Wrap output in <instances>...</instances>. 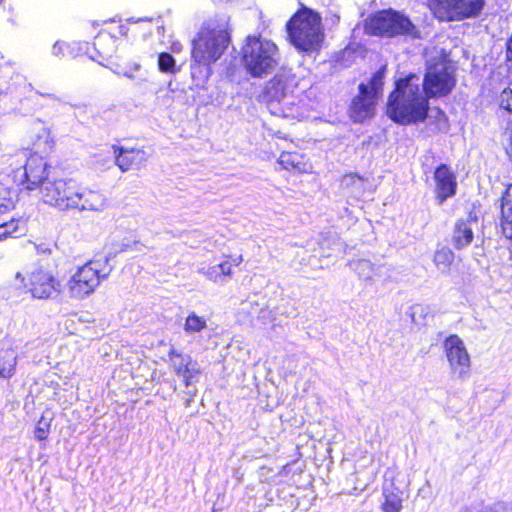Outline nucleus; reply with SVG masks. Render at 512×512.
Returning <instances> with one entry per match:
<instances>
[{
    "label": "nucleus",
    "instance_id": "nucleus-1",
    "mask_svg": "<svg viewBox=\"0 0 512 512\" xmlns=\"http://www.w3.org/2000/svg\"><path fill=\"white\" fill-rule=\"evenodd\" d=\"M428 109V97L421 89L420 77L411 74L396 82L387 104V115L394 122L402 125L422 122Z\"/></svg>",
    "mask_w": 512,
    "mask_h": 512
},
{
    "label": "nucleus",
    "instance_id": "nucleus-2",
    "mask_svg": "<svg viewBox=\"0 0 512 512\" xmlns=\"http://www.w3.org/2000/svg\"><path fill=\"white\" fill-rule=\"evenodd\" d=\"M229 20L221 14L204 22L193 40L191 56L195 63L210 65L221 57L230 40Z\"/></svg>",
    "mask_w": 512,
    "mask_h": 512
},
{
    "label": "nucleus",
    "instance_id": "nucleus-3",
    "mask_svg": "<svg viewBox=\"0 0 512 512\" xmlns=\"http://www.w3.org/2000/svg\"><path fill=\"white\" fill-rule=\"evenodd\" d=\"M241 55L245 70L257 78H263L273 72L280 62L277 45L262 36H248Z\"/></svg>",
    "mask_w": 512,
    "mask_h": 512
},
{
    "label": "nucleus",
    "instance_id": "nucleus-4",
    "mask_svg": "<svg viewBox=\"0 0 512 512\" xmlns=\"http://www.w3.org/2000/svg\"><path fill=\"white\" fill-rule=\"evenodd\" d=\"M115 256L109 252L104 260H90L76 268L66 282V291L71 299L82 300L92 295L112 271L108 262Z\"/></svg>",
    "mask_w": 512,
    "mask_h": 512
},
{
    "label": "nucleus",
    "instance_id": "nucleus-5",
    "mask_svg": "<svg viewBox=\"0 0 512 512\" xmlns=\"http://www.w3.org/2000/svg\"><path fill=\"white\" fill-rule=\"evenodd\" d=\"M115 256L109 252L104 260H90L76 268L66 282V291L71 299L82 300L92 295L112 271L108 262Z\"/></svg>",
    "mask_w": 512,
    "mask_h": 512
},
{
    "label": "nucleus",
    "instance_id": "nucleus-6",
    "mask_svg": "<svg viewBox=\"0 0 512 512\" xmlns=\"http://www.w3.org/2000/svg\"><path fill=\"white\" fill-rule=\"evenodd\" d=\"M291 43L304 52H315L320 49L324 34L321 18L312 10L304 8L298 11L287 23Z\"/></svg>",
    "mask_w": 512,
    "mask_h": 512
},
{
    "label": "nucleus",
    "instance_id": "nucleus-7",
    "mask_svg": "<svg viewBox=\"0 0 512 512\" xmlns=\"http://www.w3.org/2000/svg\"><path fill=\"white\" fill-rule=\"evenodd\" d=\"M15 294L30 293L36 299H52L61 293V283L49 270L37 268L27 277L16 272L11 281Z\"/></svg>",
    "mask_w": 512,
    "mask_h": 512
},
{
    "label": "nucleus",
    "instance_id": "nucleus-8",
    "mask_svg": "<svg viewBox=\"0 0 512 512\" xmlns=\"http://www.w3.org/2000/svg\"><path fill=\"white\" fill-rule=\"evenodd\" d=\"M301 79L291 69L282 68L265 87V97L272 106L274 102L281 105L285 117H295L292 106L295 104V92L301 86Z\"/></svg>",
    "mask_w": 512,
    "mask_h": 512
},
{
    "label": "nucleus",
    "instance_id": "nucleus-9",
    "mask_svg": "<svg viewBox=\"0 0 512 512\" xmlns=\"http://www.w3.org/2000/svg\"><path fill=\"white\" fill-rule=\"evenodd\" d=\"M367 29L373 35L386 37L405 35L416 38L418 36L412 22L404 15L392 10L380 11L372 16Z\"/></svg>",
    "mask_w": 512,
    "mask_h": 512
},
{
    "label": "nucleus",
    "instance_id": "nucleus-10",
    "mask_svg": "<svg viewBox=\"0 0 512 512\" xmlns=\"http://www.w3.org/2000/svg\"><path fill=\"white\" fill-rule=\"evenodd\" d=\"M443 352L452 378L465 381L471 375V357L464 341L458 335H450L443 341Z\"/></svg>",
    "mask_w": 512,
    "mask_h": 512
},
{
    "label": "nucleus",
    "instance_id": "nucleus-11",
    "mask_svg": "<svg viewBox=\"0 0 512 512\" xmlns=\"http://www.w3.org/2000/svg\"><path fill=\"white\" fill-rule=\"evenodd\" d=\"M454 85L455 79L452 70L443 62L430 65L424 80L421 81V89L424 90L428 98L445 96Z\"/></svg>",
    "mask_w": 512,
    "mask_h": 512
},
{
    "label": "nucleus",
    "instance_id": "nucleus-12",
    "mask_svg": "<svg viewBox=\"0 0 512 512\" xmlns=\"http://www.w3.org/2000/svg\"><path fill=\"white\" fill-rule=\"evenodd\" d=\"M47 168L48 165L43 157L32 154L27 158L23 167L14 171V181L25 190L39 188L40 191L43 182L50 180Z\"/></svg>",
    "mask_w": 512,
    "mask_h": 512
},
{
    "label": "nucleus",
    "instance_id": "nucleus-13",
    "mask_svg": "<svg viewBox=\"0 0 512 512\" xmlns=\"http://www.w3.org/2000/svg\"><path fill=\"white\" fill-rule=\"evenodd\" d=\"M109 205V200L105 193L100 190L81 186L75 181L68 211L78 212H102Z\"/></svg>",
    "mask_w": 512,
    "mask_h": 512
},
{
    "label": "nucleus",
    "instance_id": "nucleus-14",
    "mask_svg": "<svg viewBox=\"0 0 512 512\" xmlns=\"http://www.w3.org/2000/svg\"><path fill=\"white\" fill-rule=\"evenodd\" d=\"M75 184L73 179L57 178L43 182L39 191L41 200L59 211H68L71 193Z\"/></svg>",
    "mask_w": 512,
    "mask_h": 512
},
{
    "label": "nucleus",
    "instance_id": "nucleus-15",
    "mask_svg": "<svg viewBox=\"0 0 512 512\" xmlns=\"http://www.w3.org/2000/svg\"><path fill=\"white\" fill-rule=\"evenodd\" d=\"M483 6V0H437L435 13L442 20H461L476 16Z\"/></svg>",
    "mask_w": 512,
    "mask_h": 512
},
{
    "label": "nucleus",
    "instance_id": "nucleus-16",
    "mask_svg": "<svg viewBox=\"0 0 512 512\" xmlns=\"http://www.w3.org/2000/svg\"><path fill=\"white\" fill-rule=\"evenodd\" d=\"M243 262L242 255L226 256L224 259L213 265L198 267L197 272L216 284H224L228 277H231L233 266H239Z\"/></svg>",
    "mask_w": 512,
    "mask_h": 512
},
{
    "label": "nucleus",
    "instance_id": "nucleus-17",
    "mask_svg": "<svg viewBox=\"0 0 512 512\" xmlns=\"http://www.w3.org/2000/svg\"><path fill=\"white\" fill-rule=\"evenodd\" d=\"M360 94L355 97L350 107L351 117L355 122H362L374 115L376 98L369 93L368 86L360 84Z\"/></svg>",
    "mask_w": 512,
    "mask_h": 512
},
{
    "label": "nucleus",
    "instance_id": "nucleus-18",
    "mask_svg": "<svg viewBox=\"0 0 512 512\" xmlns=\"http://www.w3.org/2000/svg\"><path fill=\"white\" fill-rule=\"evenodd\" d=\"M115 164L122 172L142 168L147 161V154L141 149H124L113 147Z\"/></svg>",
    "mask_w": 512,
    "mask_h": 512
},
{
    "label": "nucleus",
    "instance_id": "nucleus-19",
    "mask_svg": "<svg viewBox=\"0 0 512 512\" xmlns=\"http://www.w3.org/2000/svg\"><path fill=\"white\" fill-rule=\"evenodd\" d=\"M477 226L476 215L470 213L466 219H459L454 226L452 244L455 249L461 250L469 246L474 238V228Z\"/></svg>",
    "mask_w": 512,
    "mask_h": 512
},
{
    "label": "nucleus",
    "instance_id": "nucleus-20",
    "mask_svg": "<svg viewBox=\"0 0 512 512\" xmlns=\"http://www.w3.org/2000/svg\"><path fill=\"white\" fill-rule=\"evenodd\" d=\"M169 356L174 372L184 379L186 386H189L200 371L198 363L189 355H182L174 349L169 352Z\"/></svg>",
    "mask_w": 512,
    "mask_h": 512
},
{
    "label": "nucleus",
    "instance_id": "nucleus-21",
    "mask_svg": "<svg viewBox=\"0 0 512 512\" xmlns=\"http://www.w3.org/2000/svg\"><path fill=\"white\" fill-rule=\"evenodd\" d=\"M434 179L436 182L437 198L439 203L442 204L456 192L455 176L446 165H440L434 173Z\"/></svg>",
    "mask_w": 512,
    "mask_h": 512
},
{
    "label": "nucleus",
    "instance_id": "nucleus-22",
    "mask_svg": "<svg viewBox=\"0 0 512 512\" xmlns=\"http://www.w3.org/2000/svg\"><path fill=\"white\" fill-rule=\"evenodd\" d=\"M500 226L503 235L512 239V184L508 185L500 199Z\"/></svg>",
    "mask_w": 512,
    "mask_h": 512
},
{
    "label": "nucleus",
    "instance_id": "nucleus-23",
    "mask_svg": "<svg viewBox=\"0 0 512 512\" xmlns=\"http://www.w3.org/2000/svg\"><path fill=\"white\" fill-rule=\"evenodd\" d=\"M17 352L8 343H2L0 347V377L9 379L16 371Z\"/></svg>",
    "mask_w": 512,
    "mask_h": 512
},
{
    "label": "nucleus",
    "instance_id": "nucleus-24",
    "mask_svg": "<svg viewBox=\"0 0 512 512\" xmlns=\"http://www.w3.org/2000/svg\"><path fill=\"white\" fill-rule=\"evenodd\" d=\"M111 69L115 74L131 79L137 86H146L151 83L149 72L142 70L139 63H133L125 68H120L117 65L115 68Z\"/></svg>",
    "mask_w": 512,
    "mask_h": 512
},
{
    "label": "nucleus",
    "instance_id": "nucleus-25",
    "mask_svg": "<svg viewBox=\"0 0 512 512\" xmlns=\"http://www.w3.org/2000/svg\"><path fill=\"white\" fill-rule=\"evenodd\" d=\"M349 265L359 278L368 284H371L382 270L381 266H376L366 259L352 260Z\"/></svg>",
    "mask_w": 512,
    "mask_h": 512
},
{
    "label": "nucleus",
    "instance_id": "nucleus-26",
    "mask_svg": "<svg viewBox=\"0 0 512 512\" xmlns=\"http://www.w3.org/2000/svg\"><path fill=\"white\" fill-rule=\"evenodd\" d=\"M382 496L384 499L381 503L382 512H401L403 500L401 492L396 487L393 485L384 487Z\"/></svg>",
    "mask_w": 512,
    "mask_h": 512
},
{
    "label": "nucleus",
    "instance_id": "nucleus-27",
    "mask_svg": "<svg viewBox=\"0 0 512 512\" xmlns=\"http://www.w3.org/2000/svg\"><path fill=\"white\" fill-rule=\"evenodd\" d=\"M26 231V221L23 218H12L9 222L0 225V241L8 237H20Z\"/></svg>",
    "mask_w": 512,
    "mask_h": 512
},
{
    "label": "nucleus",
    "instance_id": "nucleus-28",
    "mask_svg": "<svg viewBox=\"0 0 512 512\" xmlns=\"http://www.w3.org/2000/svg\"><path fill=\"white\" fill-rule=\"evenodd\" d=\"M83 46L86 47L87 43L82 44L77 42L67 43L64 41H57L53 45L52 54L58 58H63L66 56L74 57L83 50Z\"/></svg>",
    "mask_w": 512,
    "mask_h": 512
},
{
    "label": "nucleus",
    "instance_id": "nucleus-29",
    "mask_svg": "<svg viewBox=\"0 0 512 512\" xmlns=\"http://www.w3.org/2000/svg\"><path fill=\"white\" fill-rule=\"evenodd\" d=\"M454 258V252L450 248L442 246L435 251L433 262L440 272L446 273L449 271Z\"/></svg>",
    "mask_w": 512,
    "mask_h": 512
},
{
    "label": "nucleus",
    "instance_id": "nucleus-30",
    "mask_svg": "<svg viewBox=\"0 0 512 512\" xmlns=\"http://www.w3.org/2000/svg\"><path fill=\"white\" fill-rule=\"evenodd\" d=\"M17 191L0 185V215L11 211L15 207Z\"/></svg>",
    "mask_w": 512,
    "mask_h": 512
},
{
    "label": "nucleus",
    "instance_id": "nucleus-31",
    "mask_svg": "<svg viewBox=\"0 0 512 512\" xmlns=\"http://www.w3.org/2000/svg\"><path fill=\"white\" fill-rule=\"evenodd\" d=\"M158 69L162 73L167 74H176L179 71L173 56L166 52H162L158 55Z\"/></svg>",
    "mask_w": 512,
    "mask_h": 512
},
{
    "label": "nucleus",
    "instance_id": "nucleus-32",
    "mask_svg": "<svg viewBox=\"0 0 512 512\" xmlns=\"http://www.w3.org/2000/svg\"><path fill=\"white\" fill-rule=\"evenodd\" d=\"M207 326L206 320L195 313H191L186 318L185 324H184V330L187 333H196L200 332L203 329H205Z\"/></svg>",
    "mask_w": 512,
    "mask_h": 512
},
{
    "label": "nucleus",
    "instance_id": "nucleus-33",
    "mask_svg": "<svg viewBox=\"0 0 512 512\" xmlns=\"http://www.w3.org/2000/svg\"><path fill=\"white\" fill-rule=\"evenodd\" d=\"M50 427L51 418H47L43 415L35 426L34 437L39 441L46 440L50 433Z\"/></svg>",
    "mask_w": 512,
    "mask_h": 512
},
{
    "label": "nucleus",
    "instance_id": "nucleus-34",
    "mask_svg": "<svg viewBox=\"0 0 512 512\" xmlns=\"http://www.w3.org/2000/svg\"><path fill=\"white\" fill-rule=\"evenodd\" d=\"M299 155L296 153L283 152L281 153L278 163L286 170L296 169L299 165Z\"/></svg>",
    "mask_w": 512,
    "mask_h": 512
},
{
    "label": "nucleus",
    "instance_id": "nucleus-35",
    "mask_svg": "<svg viewBox=\"0 0 512 512\" xmlns=\"http://www.w3.org/2000/svg\"><path fill=\"white\" fill-rule=\"evenodd\" d=\"M410 309L411 319L414 323L417 324L421 322V319H425V317L428 315L430 311L429 307L423 304H415Z\"/></svg>",
    "mask_w": 512,
    "mask_h": 512
},
{
    "label": "nucleus",
    "instance_id": "nucleus-36",
    "mask_svg": "<svg viewBox=\"0 0 512 512\" xmlns=\"http://www.w3.org/2000/svg\"><path fill=\"white\" fill-rule=\"evenodd\" d=\"M383 78H384V72L378 71L376 72L370 81V87H368V91L370 95L372 94L374 98L377 97L379 91L382 88L383 85Z\"/></svg>",
    "mask_w": 512,
    "mask_h": 512
},
{
    "label": "nucleus",
    "instance_id": "nucleus-37",
    "mask_svg": "<svg viewBox=\"0 0 512 512\" xmlns=\"http://www.w3.org/2000/svg\"><path fill=\"white\" fill-rule=\"evenodd\" d=\"M500 107L512 112V88H505L500 94Z\"/></svg>",
    "mask_w": 512,
    "mask_h": 512
},
{
    "label": "nucleus",
    "instance_id": "nucleus-38",
    "mask_svg": "<svg viewBox=\"0 0 512 512\" xmlns=\"http://www.w3.org/2000/svg\"><path fill=\"white\" fill-rule=\"evenodd\" d=\"M343 184L346 186L356 185V186L361 187L363 184V179L360 176L350 174V175H346L343 178Z\"/></svg>",
    "mask_w": 512,
    "mask_h": 512
},
{
    "label": "nucleus",
    "instance_id": "nucleus-39",
    "mask_svg": "<svg viewBox=\"0 0 512 512\" xmlns=\"http://www.w3.org/2000/svg\"><path fill=\"white\" fill-rule=\"evenodd\" d=\"M106 40H108V41H113L111 36H109V35H102V34H100V35H98V36L96 37V42L94 43V45H95V46H97V45H99L101 42L106 41Z\"/></svg>",
    "mask_w": 512,
    "mask_h": 512
},
{
    "label": "nucleus",
    "instance_id": "nucleus-40",
    "mask_svg": "<svg viewBox=\"0 0 512 512\" xmlns=\"http://www.w3.org/2000/svg\"><path fill=\"white\" fill-rule=\"evenodd\" d=\"M507 130L510 133V143L507 148H512V122L508 123Z\"/></svg>",
    "mask_w": 512,
    "mask_h": 512
},
{
    "label": "nucleus",
    "instance_id": "nucleus-41",
    "mask_svg": "<svg viewBox=\"0 0 512 512\" xmlns=\"http://www.w3.org/2000/svg\"><path fill=\"white\" fill-rule=\"evenodd\" d=\"M128 249H130V245L128 243H122L121 247H120V249L118 251L119 252H124V251H127Z\"/></svg>",
    "mask_w": 512,
    "mask_h": 512
},
{
    "label": "nucleus",
    "instance_id": "nucleus-42",
    "mask_svg": "<svg viewBox=\"0 0 512 512\" xmlns=\"http://www.w3.org/2000/svg\"><path fill=\"white\" fill-rule=\"evenodd\" d=\"M437 114H438L440 119H443V121L446 122V116H445V114L442 111L438 110Z\"/></svg>",
    "mask_w": 512,
    "mask_h": 512
},
{
    "label": "nucleus",
    "instance_id": "nucleus-43",
    "mask_svg": "<svg viewBox=\"0 0 512 512\" xmlns=\"http://www.w3.org/2000/svg\"><path fill=\"white\" fill-rule=\"evenodd\" d=\"M31 345V343H26L25 345V351L23 352V354L26 356V351L29 349V346Z\"/></svg>",
    "mask_w": 512,
    "mask_h": 512
},
{
    "label": "nucleus",
    "instance_id": "nucleus-44",
    "mask_svg": "<svg viewBox=\"0 0 512 512\" xmlns=\"http://www.w3.org/2000/svg\"><path fill=\"white\" fill-rule=\"evenodd\" d=\"M334 245L338 246V250H341V243L337 242V243H334Z\"/></svg>",
    "mask_w": 512,
    "mask_h": 512
}]
</instances>
